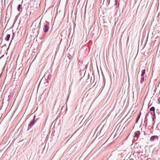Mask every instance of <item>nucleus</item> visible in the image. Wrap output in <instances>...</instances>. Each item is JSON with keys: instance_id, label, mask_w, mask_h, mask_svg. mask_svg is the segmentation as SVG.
<instances>
[{"instance_id": "7ed1b4c3", "label": "nucleus", "mask_w": 160, "mask_h": 160, "mask_svg": "<svg viewBox=\"0 0 160 160\" xmlns=\"http://www.w3.org/2000/svg\"><path fill=\"white\" fill-rule=\"evenodd\" d=\"M140 133L139 131H136L135 132V136L137 137V138L139 136Z\"/></svg>"}, {"instance_id": "39448f33", "label": "nucleus", "mask_w": 160, "mask_h": 160, "mask_svg": "<svg viewBox=\"0 0 160 160\" xmlns=\"http://www.w3.org/2000/svg\"><path fill=\"white\" fill-rule=\"evenodd\" d=\"M22 5L21 4H19L18 5V10L19 11H22V8H21Z\"/></svg>"}, {"instance_id": "20e7f679", "label": "nucleus", "mask_w": 160, "mask_h": 160, "mask_svg": "<svg viewBox=\"0 0 160 160\" xmlns=\"http://www.w3.org/2000/svg\"><path fill=\"white\" fill-rule=\"evenodd\" d=\"M10 37V34H7V36L5 38V39L7 41H8Z\"/></svg>"}, {"instance_id": "0eeeda50", "label": "nucleus", "mask_w": 160, "mask_h": 160, "mask_svg": "<svg viewBox=\"0 0 160 160\" xmlns=\"http://www.w3.org/2000/svg\"><path fill=\"white\" fill-rule=\"evenodd\" d=\"M141 112H140L139 113V114L138 115V116L137 118V119H136V122H137L139 118H140V116L141 115Z\"/></svg>"}, {"instance_id": "f257e3e1", "label": "nucleus", "mask_w": 160, "mask_h": 160, "mask_svg": "<svg viewBox=\"0 0 160 160\" xmlns=\"http://www.w3.org/2000/svg\"><path fill=\"white\" fill-rule=\"evenodd\" d=\"M159 138L158 136L157 135H154L152 136L150 139V140L151 141H153L155 140H158Z\"/></svg>"}, {"instance_id": "1a4fd4ad", "label": "nucleus", "mask_w": 160, "mask_h": 160, "mask_svg": "<svg viewBox=\"0 0 160 160\" xmlns=\"http://www.w3.org/2000/svg\"><path fill=\"white\" fill-rule=\"evenodd\" d=\"M145 69L143 70L142 72V73L141 74V76H143L144 75V74H145Z\"/></svg>"}, {"instance_id": "6e6552de", "label": "nucleus", "mask_w": 160, "mask_h": 160, "mask_svg": "<svg viewBox=\"0 0 160 160\" xmlns=\"http://www.w3.org/2000/svg\"><path fill=\"white\" fill-rule=\"evenodd\" d=\"M155 110V108L154 107H152L150 109V111L151 112H154Z\"/></svg>"}, {"instance_id": "423d86ee", "label": "nucleus", "mask_w": 160, "mask_h": 160, "mask_svg": "<svg viewBox=\"0 0 160 160\" xmlns=\"http://www.w3.org/2000/svg\"><path fill=\"white\" fill-rule=\"evenodd\" d=\"M151 114L152 116V119H153L154 118H155V111L154 112H151Z\"/></svg>"}, {"instance_id": "9d476101", "label": "nucleus", "mask_w": 160, "mask_h": 160, "mask_svg": "<svg viewBox=\"0 0 160 160\" xmlns=\"http://www.w3.org/2000/svg\"><path fill=\"white\" fill-rule=\"evenodd\" d=\"M158 103H160V97H159L158 99Z\"/></svg>"}, {"instance_id": "9b49d317", "label": "nucleus", "mask_w": 160, "mask_h": 160, "mask_svg": "<svg viewBox=\"0 0 160 160\" xmlns=\"http://www.w3.org/2000/svg\"><path fill=\"white\" fill-rule=\"evenodd\" d=\"M142 79H143V77L142 78Z\"/></svg>"}, {"instance_id": "f03ea898", "label": "nucleus", "mask_w": 160, "mask_h": 160, "mask_svg": "<svg viewBox=\"0 0 160 160\" xmlns=\"http://www.w3.org/2000/svg\"><path fill=\"white\" fill-rule=\"evenodd\" d=\"M49 27L47 25H45L43 28V30L45 32H47L49 30Z\"/></svg>"}]
</instances>
